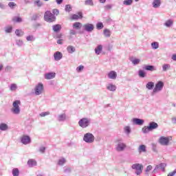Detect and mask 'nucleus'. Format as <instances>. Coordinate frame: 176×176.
<instances>
[{
  "label": "nucleus",
  "mask_w": 176,
  "mask_h": 176,
  "mask_svg": "<svg viewBox=\"0 0 176 176\" xmlns=\"http://www.w3.org/2000/svg\"><path fill=\"white\" fill-rule=\"evenodd\" d=\"M44 20L47 23H53L56 20V16L52 13V11L47 10L44 13Z\"/></svg>",
  "instance_id": "obj_1"
},
{
  "label": "nucleus",
  "mask_w": 176,
  "mask_h": 176,
  "mask_svg": "<svg viewBox=\"0 0 176 176\" xmlns=\"http://www.w3.org/2000/svg\"><path fill=\"white\" fill-rule=\"evenodd\" d=\"M19 105H21V102L20 100H15L12 103V111L13 113H15L16 115H19L20 113V107Z\"/></svg>",
  "instance_id": "obj_2"
},
{
  "label": "nucleus",
  "mask_w": 176,
  "mask_h": 176,
  "mask_svg": "<svg viewBox=\"0 0 176 176\" xmlns=\"http://www.w3.org/2000/svg\"><path fill=\"white\" fill-rule=\"evenodd\" d=\"M171 140H173V138L171 136L170 137L162 136L159 139V142L161 145L167 146V145L170 144V141H171Z\"/></svg>",
  "instance_id": "obj_3"
},
{
  "label": "nucleus",
  "mask_w": 176,
  "mask_h": 176,
  "mask_svg": "<svg viewBox=\"0 0 176 176\" xmlns=\"http://www.w3.org/2000/svg\"><path fill=\"white\" fill-rule=\"evenodd\" d=\"M132 168L136 170L137 175H140V174L142 173L144 166L141 164H134L132 165Z\"/></svg>",
  "instance_id": "obj_4"
},
{
  "label": "nucleus",
  "mask_w": 176,
  "mask_h": 176,
  "mask_svg": "<svg viewBox=\"0 0 176 176\" xmlns=\"http://www.w3.org/2000/svg\"><path fill=\"white\" fill-rule=\"evenodd\" d=\"M83 140L88 144L94 142V135L90 133H87L84 135Z\"/></svg>",
  "instance_id": "obj_5"
},
{
  "label": "nucleus",
  "mask_w": 176,
  "mask_h": 176,
  "mask_svg": "<svg viewBox=\"0 0 176 176\" xmlns=\"http://www.w3.org/2000/svg\"><path fill=\"white\" fill-rule=\"evenodd\" d=\"M163 87H164V83L163 81H158L153 89V93L162 91V90H163Z\"/></svg>",
  "instance_id": "obj_6"
},
{
  "label": "nucleus",
  "mask_w": 176,
  "mask_h": 176,
  "mask_svg": "<svg viewBox=\"0 0 176 176\" xmlns=\"http://www.w3.org/2000/svg\"><path fill=\"white\" fill-rule=\"evenodd\" d=\"M78 124L82 129H85L89 126V120L87 118H82L78 122Z\"/></svg>",
  "instance_id": "obj_7"
},
{
  "label": "nucleus",
  "mask_w": 176,
  "mask_h": 176,
  "mask_svg": "<svg viewBox=\"0 0 176 176\" xmlns=\"http://www.w3.org/2000/svg\"><path fill=\"white\" fill-rule=\"evenodd\" d=\"M79 19H83V14L82 12H78L77 14H74L70 17L72 21H74V20H79Z\"/></svg>",
  "instance_id": "obj_8"
},
{
  "label": "nucleus",
  "mask_w": 176,
  "mask_h": 176,
  "mask_svg": "<svg viewBox=\"0 0 176 176\" xmlns=\"http://www.w3.org/2000/svg\"><path fill=\"white\" fill-rule=\"evenodd\" d=\"M42 91H43V84L38 83L35 89V94H36V96H39V94H41Z\"/></svg>",
  "instance_id": "obj_9"
},
{
  "label": "nucleus",
  "mask_w": 176,
  "mask_h": 176,
  "mask_svg": "<svg viewBox=\"0 0 176 176\" xmlns=\"http://www.w3.org/2000/svg\"><path fill=\"white\" fill-rule=\"evenodd\" d=\"M83 28L85 31H87V32H91V31L94 30V25L91 23H86L83 25Z\"/></svg>",
  "instance_id": "obj_10"
},
{
  "label": "nucleus",
  "mask_w": 176,
  "mask_h": 176,
  "mask_svg": "<svg viewBox=\"0 0 176 176\" xmlns=\"http://www.w3.org/2000/svg\"><path fill=\"white\" fill-rule=\"evenodd\" d=\"M21 142L24 144V145H27V144H30L31 142V138L28 135H23L21 138Z\"/></svg>",
  "instance_id": "obj_11"
},
{
  "label": "nucleus",
  "mask_w": 176,
  "mask_h": 176,
  "mask_svg": "<svg viewBox=\"0 0 176 176\" xmlns=\"http://www.w3.org/2000/svg\"><path fill=\"white\" fill-rule=\"evenodd\" d=\"M166 166H167L166 164V163H161V164H160L159 165H157L156 166H155V168L154 169V171L155 170H162V171H166Z\"/></svg>",
  "instance_id": "obj_12"
},
{
  "label": "nucleus",
  "mask_w": 176,
  "mask_h": 176,
  "mask_svg": "<svg viewBox=\"0 0 176 176\" xmlns=\"http://www.w3.org/2000/svg\"><path fill=\"white\" fill-rule=\"evenodd\" d=\"M54 57L56 61H59V60H61L63 58V54L60 52H56L54 53Z\"/></svg>",
  "instance_id": "obj_13"
},
{
  "label": "nucleus",
  "mask_w": 176,
  "mask_h": 176,
  "mask_svg": "<svg viewBox=\"0 0 176 176\" xmlns=\"http://www.w3.org/2000/svg\"><path fill=\"white\" fill-rule=\"evenodd\" d=\"M126 148V144L124 143H119L117 145L116 151L118 152H122V151H124V148Z\"/></svg>",
  "instance_id": "obj_14"
},
{
  "label": "nucleus",
  "mask_w": 176,
  "mask_h": 176,
  "mask_svg": "<svg viewBox=\"0 0 176 176\" xmlns=\"http://www.w3.org/2000/svg\"><path fill=\"white\" fill-rule=\"evenodd\" d=\"M45 78L47 80L53 79L56 78V73L51 72L45 74Z\"/></svg>",
  "instance_id": "obj_15"
},
{
  "label": "nucleus",
  "mask_w": 176,
  "mask_h": 176,
  "mask_svg": "<svg viewBox=\"0 0 176 176\" xmlns=\"http://www.w3.org/2000/svg\"><path fill=\"white\" fill-rule=\"evenodd\" d=\"M133 122L134 124H138L139 126L144 124V120L140 118H133Z\"/></svg>",
  "instance_id": "obj_16"
},
{
  "label": "nucleus",
  "mask_w": 176,
  "mask_h": 176,
  "mask_svg": "<svg viewBox=\"0 0 176 176\" xmlns=\"http://www.w3.org/2000/svg\"><path fill=\"white\" fill-rule=\"evenodd\" d=\"M157 127H159V125L157 124V123L155 122H150L148 128L150 129V130H155V129H157Z\"/></svg>",
  "instance_id": "obj_17"
},
{
  "label": "nucleus",
  "mask_w": 176,
  "mask_h": 176,
  "mask_svg": "<svg viewBox=\"0 0 176 176\" xmlns=\"http://www.w3.org/2000/svg\"><path fill=\"white\" fill-rule=\"evenodd\" d=\"M108 76L110 79H116V77L118 76V74H116V72L115 71H111L109 73Z\"/></svg>",
  "instance_id": "obj_18"
},
{
  "label": "nucleus",
  "mask_w": 176,
  "mask_h": 176,
  "mask_svg": "<svg viewBox=\"0 0 176 176\" xmlns=\"http://www.w3.org/2000/svg\"><path fill=\"white\" fill-rule=\"evenodd\" d=\"M82 23L75 22L73 23V28H74V30H80V28H82Z\"/></svg>",
  "instance_id": "obj_19"
},
{
  "label": "nucleus",
  "mask_w": 176,
  "mask_h": 176,
  "mask_svg": "<svg viewBox=\"0 0 176 176\" xmlns=\"http://www.w3.org/2000/svg\"><path fill=\"white\" fill-rule=\"evenodd\" d=\"M28 164L29 167H34V166H36L37 163L35 160L30 159L28 161Z\"/></svg>",
  "instance_id": "obj_20"
},
{
  "label": "nucleus",
  "mask_w": 176,
  "mask_h": 176,
  "mask_svg": "<svg viewBox=\"0 0 176 176\" xmlns=\"http://www.w3.org/2000/svg\"><path fill=\"white\" fill-rule=\"evenodd\" d=\"M67 50L68 53H69L70 54H72V53H74V52L76 50L75 49V47L72 46V45H69L67 47Z\"/></svg>",
  "instance_id": "obj_21"
},
{
  "label": "nucleus",
  "mask_w": 176,
  "mask_h": 176,
  "mask_svg": "<svg viewBox=\"0 0 176 176\" xmlns=\"http://www.w3.org/2000/svg\"><path fill=\"white\" fill-rule=\"evenodd\" d=\"M139 153H142V152H146V146L142 144L138 148Z\"/></svg>",
  "instance_id": "obj_22"
},
{
  "label": "nucleus",
  "mask_w": 176,
  "mask_h": 176,
  "mask_svg": "<svg viewBox=\"0 0 176 176\" xmlns=\"http://www.w3.org/2000/svg\"><path fill=\"white\" fill-rule=\"evenodd\" d=\"M146 89L152 90L155 87V83L153 82H148L146 85Z\"/></svg>",
  "instance_id": "obj_23"
},
{
  "label": "nucleus",
  "mask_w": 176,
  "mask_h": 176,
  "mask_svg": "<svg viewBox=\"0 0 176 176\" xmlns=\"http://www.w3.org/2000/svg\"><path fill=\"white\" fill-rule=\"evenodd\" d=\"M102 52V45H99L98 47L95 49V53L96 54H100Z\"/></svg>",
  "instance_id": "obj_24"
},
{
  "label": "nucleus",
  "mask_w": 176,
  "mask_h": 176,
  "mask_svg": "<svg viewBox=\"0 0 176 176\" xmlns=\"http://www.w3.org/2000/svg\"><path fill=\"white\" fill-rule=\"evenodd\" d=\"M8 124L5 123L0 124V130H1V131H6V130H8Z\"/></svg>",
  "instance_id": "obj_25"
},
{
  "label": "nucleus",
  "mask_w": 176,
  "mask_h": 176,
  "mask_svg": "<svg viewBox=\"0 0 176 176\" xmlns=\"http://www.w3.org/2000/svg\"><path fill=\"white\" fill-rule=\"evenodd\" d=\"M61 30V25L57 24L53 26V31L54 32H58Z\"/></svg>",
  "instance_id": "obj_26"
},
{
  "label": "nucleus",
  "mask_w": 176,
  "mask_h": 176,
  "mask_svg": "<svg viewBox=\"0 0 176 176\" xmlns=\"http://www.w3.org/2000/svg\"><path fill=\"white\" fill-rule=\"evenodd\" d=\"M144 69L146 71H155L156 69L155 68V66L153 65H146L144 67Z\"/></svg>",
  "instance_id": "obj_27"
},
{
  "label": "nucleus",
  "mask_w": 176,
  "mask_h": 176,
  "mask_svg": "<svg viewBox=\"0 0 176 176\" xmlns=\"http://www.w3.org/2000/svg\"><path fill=\"white\" fill-rule=\"evenodd\" d=\"M160 0H154L153 2V8H159L160 6Z\"/></svg>",
  "instance_id": "obj_28"
},
{
  "label": "nucleus",
  "mask_w": 176,
  "mask_h": 176,
  "mask_svg": "<svg viewBox=\"0 0 176 176\" xmlns=\"http://www.w3.org/2000/svg\"><path fill=\"white\" fill-rule=\"evenodd\" d=\"M12 21H14V23H21V21H23V19L20 16H14L12 19Z\"/></svg>",
  "instance_id": "obj_29"
},
{
  "label": "nucleus",
  "mask_w": 176,
  "mask_h": 176,
  "mask_svg": "<svg viewBox=\"0 0 176 176\" xmlns=\"http://www.w3.org/2000/svg\"><path fill=\"white\" fill-rule=\"evenodd\" d=\"M107 89L110 90V91H115V90H116V86L112 85V84H109L107 86Z\"/></svg>",
  "instance_id": "obj_30"
},
{
  "label": "nucleus",
  "mask_w": 176,
  "mask_h": 176,
  "mask_svg": "<svg viewBox=\"0 0 176 176\" xmlns=\"http://www.w3.org/2000/svg\"><path fill=\"white\" fill-rule=\"evenodd\" d=\"M15 34L17 36H23V35H24V32L21 30H16Z\"/></svg>",
  "instance_id": "obj_31"
},
{
  "label": "nucleus",
  "mask_w": 176,
  "mask_h": 176,
  "mask_svg": "<svg viewBox=\"0 0 176 176\" xmlns=\"http://www.w3.org/2000/svg\"><path fill=\"white\" fill-rule=\"evenodd\" d=\"M133 0H124L123 1V5H126V6H130V5L133 4Z\"/></svg>",
  "instance_id": "obj_32"
},
{
  "label": "nucleus",
  "mask_w": 176,
  "mask_h": 176,
  "mask_svg": "<svg viewBox=\"0 0 176 176\" xmlns=\"http://www.w3.org/2000/svg\"><path fill=\"white\" fill-rule=\"evenodd\" d=\"M173 24H174V21H173V20L170 19L166 21V22L165 23L166 27H171Z\"/></svg>",
  "instance_id": "obj_33"
},
{
  "label": "nucleus",
  "mask_w": 176,
  "mask_h": 176,
  "mask_svg": "<svg viewBox=\"0 0 176 176\" xmlns=\"http://www.w3.org/2000/svg\"><path fill=\"white\" fill-rule=\"evenodd\" d=\"M19 174H20V171H19L17 168H15L12 170L13 176H19Z\"/></svg>",
  "instance_id": "obj_34"
},
{
  "label": "nucleus",
  "mask_w": 176,
  "mask_h": 176,
  "mask_svg": "<svg viewBox=\"0 0 176 176\" xmlns=\"http://www.w3.org/2000/svg\"><path fill=\"white\" fill-rule=\"evenodd\" d=\"M85 5L89 6H94V3H93V0H86L85 1Z\"/></svg>",
  "instance_id": "obj_35"
},
{
  "label": "nucleus",
  "mask_w": 176,
  "mask_h": 176,
  "mask_svg": "<svg viewBox=\"0 0 176 176\" xmlns=\"http://www.w3.org/2000/svg\"><path fill=\"white\" fill-rule=\"evenodd\" d=\"M104 36H107V38L111 36V31H109V30H108V29H105L104 30Z\"/></svg>",
  "instance_id": "obj_36"
},
{
  "label": "nucleus",
  "mask_w": 176,
  "mask_h": 176,
  "mask_svg": "<svg viewBox=\"0 0 176 176\" xmlns=\"http://www.w3.org/2000/svg\"><path fill=\"white\" fill-rule=\"evenodd\" d=\"M67 161L65 160V158H61L58 160V164L59 166H63V164H65V163Z\"/></svg>",
  "instance_id": "obj_37"
},
{
  "label": "nucleus",
  "mask_w": 176,
  "mask_h": 176,
  "mask_svg": "<svg viewBox=\"0 0 176 176\" xmlns=\"http://www.w3.org/2000/svg\"><path fill=\"white\" fill-rule=\"evenodd\" d=\"M151 46H152L153 49H158L159 48V43H157V42L152 43Z\"/></svg>",
  "instance_id": "obj_38"
},
{
  "label": "nucleus",
  "mask_w": 176,
  "mask_h": 176,
  "mask_svg": "<svg viewBox=\"0 0 176 176\" xmlns=\"http://www.w3.org/2000/svg\"><path fill=\"white\" fill-rule=\"evenodd\" d=\"M162 69L163 71L166 72L167 71V69H170V65L168 64H164L162 66Z\"/></svg>",
  "instance_id": "obj_39"
},
{
  "label": "nucleus",
  "mask_w": 176,
  "mask_h": 176,
  "mask_svg": "<svg viewBox=\"0 0 176 176\" xmlns=\"http://www.w3.org/2000/svg\"><path fill=\"white\" fill-rule=\"evenodd\" d=\"M65 10V12H71V10H72V7L69 4L66 5Z\"/></svg>",
  "instance_id": "obj_40"
},
{
  "label": "nucleus",
  "mask_w": 176,
  "mask_h": 176,
  "mask_svg": "<svg viewBox=\"0 0 176 176\" xmlns=\"http://www.w3.org/2000/svg\"><path fill=\"white\" fill-rule=\"evenodd\" d=\"M96 28L98 30H102V28H104V24H102V23H98L96 25Z\"/></svg>",
  "instance_id": "obj_41"
},
{
  "label": "nucleus",
  "mask_w": 176,
  "mask_h": 176,
  "mask_svg": "<svg viewBox=\"0 0 176 176\" xmlns=\"http://www.w3.org/2000/svg\"><path fill=\"white\" fill-rule=\"evenodd\" d=\"M145 72H144L143 70H139V76L140 78H145Z\"/></svg>",
  "instance_id": "obj_42"
},
{
  "label": "nucleus",
  "mask_w": 176,
  "mask_h": 176,
  "mask_svg": "<svg viewBox=\"0 0 176 176\" xmlns=\"http://www.w3.org/2000/svg\"><path fill=\"white\" fill-rule=\"evenodd\" d=\"M52 14H54V16H58V14H60V11L58 9H54L52 10Z\"/></svg>",
  "instance_id": "obj_43"
},
{
  "label": "nucleus",
  "mask_w": 176,
  "mask_h": 176,
  "mask_svg": "<svg viewBox=\"0 0 176 176\" xmlns=\"http://www.w3.org/2000/svg\"><path fill=\"white\" fill-rule=\"evenodd\" d=\"M48 115H50V112H49V111H45V112H43V113H40V116L41 118H45V116H47Z\"/></svg>",
  "instance_id": "obj_44"
},
{
  "label": "nucleus",
  "mask_w": 176,
  "mask_h": 176,
  "mask_svg": "<svg viewBox=\"0 0 176 176\" xmlns=\"http://www.w3.org/2000/svg\"><path fill=\"white\" fill-rule=\"evenodd\" d=\"M65 118H66L65 114H61L58 116V120L60 121L65 120Z\"/></svg>",
  "instance_id": "obj_45"
},
{
  "label": "nucleus",
  "mask_w": 176,
  "mask_h": 176,
  "mask_svg": "<svg viewBox=\"0 0 176 176\" xmlns=\"http://www.w3.org/2000/svg\"><path fill=\"white\" fill-rule=\"evenodd\" d=\"M17 89V85L16 84H12L10 86L11 91H14Z\"/></svg>",
  "instance_id": "obj_46"
},
{
  "label": "nucleus",
  "mask_w": 176,
  "mask_h": 176,
  "mask_svg": "<svg viewBox=\"0 0 176 176\" xmlns=\"http://www.w3.org/2000/svg\"><path fill=\"white\" fill-rule=\"evenodd\" d=\"M140 59L135 58L132 60V64H133L134 65H137V64H140Z\"/></svg>",
  "instance_id": "obj_47"
},
{
  "label": "nucleus",
  "mask_w": 176,
  "mask_h": 176,
  "mask_svg": "<svg viewBox=\"0 0 176 176\" xmlns=\"http://www.w3.org/2000/svg\"><path fill=\"white\" fill-rule=\"evenodd\" d=\"M143 133H148V131H151V129H149V126H144L142 129Z\"/></svg>",
  "instance_id": "obj_48"
},
{
  "label": "nucleus",
  "mask_w": 176,
  "mask_h": 176,
  "mask_svg": "<svg viewBox=\"0 0 176 176\" xmlns=\"http://www.w3.org/2000/svg\"><path fill=\"white\" fill-rule=\"evenodd\" d=\"M84 68H85V67L83 65H80L79 67H78L76 68V71H77V72H82V71H83Z\"/></svg>",
  "instance_id": "obj_49"
},
{
  "label": "nucleus",
  "mask_w": 176,
  "mask_h": 176,
  "mask_svg": "<svg viewBox=\"0 0 176 176\" xmlns=\"http://www.w3.org/2000/svg\"><path fill=\"white\" fill-rule=\"evenodd\" d=\"M8 6H9V8H11V9H13V8H14V6H16V4L14 2L11 1L8 3Z\"/></svg>",
  "instance_id": "obj_50"
},
{
  "label": "nucleus",
  "mask_w": 176,
  "mask_h": 176,
  "mask_svg": "<svg viewBox=\"0 0 176 176\" xmlns=\"http://www.w3.org/2000/svg\"><path fill=\"white\" fill-rule=\"evenodd\" d=\"M153 167L151 165H148L146 168V173H149L152 170Z\"/></svg>",
  "instance_id": "obj_51"
},
{
  "label": "nucleus",
  "mask_w": 176,
  "mask_h": 176,
  "mask_svg": "<svg viewBox=\"0 0 176 176\" xmlns=\"http://www.w3.org/2000/svg\"><path fill=\"white\" fill-rule=\"evenodd\" d=\"M35 3L38 8H41V6H42V5H43V3H42V2H41V1H35Z\"/></svg>",
  "instance_id": "obj_52"
},
{
  "label": "nucleus",
  "mask_w": 176,
  "mask_h": 176,
  "mask_svg": "<svg viewBox=\"0 0 176 176\" xmlns=\"http://www.w3.org/2000/svg\"><path fill=\"white\" fill-rule=\"evenodd\" d=\"M104 9H105L106 10H109L112 9V6H111V5H107V6H104Z\"/></svg>",
  "instance_id": "obj_53"
},
{
  "label": "nucleus",
  "mask_w": 176,
  "mask_h": 176,
  "mask_svg": "<svg viewBox=\"0 0 176 176\" xmlns=\"http://www.w3.org/2000/svg\"><path fill=\"white\" fill-rule=\"evenodd\" d=\"M12 26H9L6 29V32H12Z\"/></svg>",
  "instance_id": "obj_54"
},
{
  "label": "nucleus",
  "mask_w": 176,
  "mask_h": 176,
  "mask_svg": "<svg viewBox=\"0 0 176 176\" xmlns=\"http://www.w3.org/2000/svg\"><path fill=\"white\" fill-rule=\"evenodd\" d=\"M26 39H27V41H32V39H34V36H27Z\"/></svg>",
  "instance_id": "obj_55"
},
{
  "label": "nucleus",
  "mask_w": 176,
  "mask_h": 176,
  "mask_svg": "<svg viewBox=\"0 0 176 176\" xmlns=\"http://www.w3.org/2000/svg\"><path fill=\"white\" fill-rule=\"evenodd\" d=\"M176 174V171L173 170L172 173H170L167 176H175Z\"/></svg>",
  "instance_id": "obj_56"
},
{
  "label": "nucleus",
  "mask_w": 176,
  "mask_h": 176,
  "mask_svg": "<svg viewBox=\"0 0 176 176\" xmlns=\"http://www.w3.org/2000/svg\"><path fill=\"white\" fill-rule=\"evenodd\" d=\"M69 32H70V35H76V32H75V30H71L69 31Z\"/></svg>",
  "instance_id": "obj_57"
},
{
  "label": "nucleus",
  "mask_w": 176,
  "mask_h": 176,
  "mask_svg": "<svg viewBox=\"0 0 176 176\" xmlns=\"http://www.w3.org/2000/svg\"><path fill=\"white\" fill-rule=\"evenodd\" d=\"M124 130H125L126 133H130V127L126 126L124 128Z\"/></svg>",
  "instance_id": "obj_58"
},
{
  "label": "nucleus",
  "mask_w": 176,
  "mask_h": 176,
  "mask_svg": "<svg viewBox=\"0 0 176 176\" xmlns=\"http://www.w3.org/2000/svg\"><path fill=\"white\" fill-rule=\"evenodd\" d=\"M58 5H61L63 3V0H56Z\"/></svg>",
  "instance_id": "obj_59"
},
{
  "label": "nucleus",
  "mask_w": 176,
  "mask_h": 176,
  "mask_svg": "<svg viewBox=\"0 0 176 176\" xmlns=\"http://www.w3.org/2000/svg\"><path fill=\"white\" fill-rule=\"evenodd\" d=\"M58 45H63V39H59L57 41Z\"/></svg>",
  "instance_id": "obj_60"
},
{
  "label": "nucleus",
  "mask_w": 176,
  "mask_h": 176,
  "mask_svg": "<svg viewBox=\"0 0 176 176\" xmlns=\"http://www.w3.org/2000/svg\"><path fill=\"white\" fill-rule=\"evenodd\" d=\"M172 60H173V61H176V54L172 56Z\"/></svg>",
  "instance_id": "obj_61"
},
{
  "label": "nucleus",
  "mask_w": 176,
  "mask_h": 176,
  "mask_svg": "<svg viewBox=\"0 0 176 176\" xmlns=\"http://www.w3.org/2000/svg\"><path fill=\"white\" fill-rule=\"evenodd\" d=\"M46 148H45V147H41V148H40V152H41L42 153H43V152H45V150Z\"/></svg>",
  "instance_id": "obj_62"
},
{
  "label": "nucleus",
  "mask_w": 176,
  "mask_h": 176,
  "mask_svg": "<svg viewBox=\"0 0 176 176\" xmlns=\"http://www.w3.org/2000/svg\"><path fill=\"white\" fill-rule=\"evenodd\" d=\"M107 0H99V1L100 2V3H105Z\"/></svg>",
  "instance_id": "obj_63"
},
{
  "label": "nucleus",
  "mask_w": 176,
  "mask_h": 176,
  "mask_svg": "<svg viewBox=\"0 0 176 176\" xmlns=\"http://www.w3.org/2000/svg\"><path fill=\"white\" fill-rule=\"evenodd\" d=\"M3 69V65H0V71H2Z\"/></svg>",
  "instance_id": "obj_64"
}]
</instances>
